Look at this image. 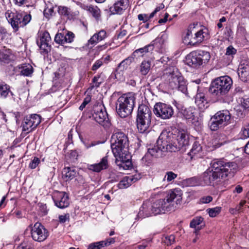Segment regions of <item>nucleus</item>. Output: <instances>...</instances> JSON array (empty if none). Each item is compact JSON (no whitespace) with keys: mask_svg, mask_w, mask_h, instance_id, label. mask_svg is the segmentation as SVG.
Listing matches in <instances>:
<instances>
[{"mask_svg":"<svg viewBox=\"0 0 249 249\" xmlns=\"http://www.w3.org/2000/svg\"><path fill=\"white\" fill-rule=\"evenodd\" d=\"M20 72V74L24 76H31L34 71L33 67L29 64H22L17 67Z\"/></svg>","mask_w":249,"mask_h":249,"instance_id":"7c9ffc66","label":"nucleus"},{"mask_svg":"<svg viewBox=\"0 0 249 249\" xmlns=\"http://www.w3.org/2000/svg\"><path fill=\"white\" fill-rule=\"evenodd\" d=\"M92 118L97 123L104 126L108 121V115L105 107L102 106L95 107Z\"/></svg>","mask_w":249,"mask_h":249,"instance_id":"dca6fc26","label":"nucleus"},{"mask_svg":"<svg viewBox=\"0 0 249 249\" xmlns=\"http://www.w3.org/2000/svg\"><path fill=\"white\" fill-rule=\"evenodd\" d=\"M232 83L231 79L228 76L217 78L212 83L210 92L217 97L225 95L231 89Z\"/></svg>","mask_w":249,"mask_h":249,"instance_id":"1a4fd4ad","label":"nucleus"},{"mask_svg":"<svg viewBox=\"0 0 249 249\" xmlns=\"http://www.w3.org/2000/svg\"><path fill=\"white\" fill-rule=\"evenodd\" d=\"M154 112L157 117L165 120L172 117L174 111L171 105L159 102L154 106Z\"/></svg>","mask_w":249,"mask_h":249,"instance_id":"9b49d317","label":"nucleus"},{"mask_svg":"<svg viewBox=\"0 0 249 249\" xmlns=\"http://www.w3.org/2000/svg\"><path fill=\"white\" fill-rule=\"evenodd\" d=\"M236 53V50L232 46H230L226 49V54L231 55L235 54Z\"/></svg>","mask_w":249,"mask_h":249,"instance_id":"603ef678","label":"nucleus"},{"mask_svg":"<svg viewBox=\"0 0 249 249\" xmlns=\"http://www.w3.org/2000/svg\"><path fill=\"white\" fill-rule=\"evenodd\" d=\"M132 183L129 177L125 176L119 182L118 186L120 189H126L130 186Z\"/></svg>","mask_w":249,"mask_h":249,"instance_id":"4c0bfd02","label":"nucleus"},{"mask_svg":"<svg viewBox=\"0 0 249 249\" xmlns=\"http://www.w3.org/2000/svg\"><path fill=\"white\" fill-rule=\"evenodd\" d=\"M69 214L66 213L63 215L59 216V220L61 223H65L67 220L69 219Z\"/></svg>","mask_w":249,"mask_h":249,"instance_id":"052dcab7","label":"nucleus"},{"mask_svg":"<svg viewBox=\"0 0 249 249\" xmlns=\"http://www.w3.org/2000/svg\"><path fill=\"white\" fill-rule=\"evenodd\" d=\"M221 211V208L220 207L209 208L206 210L209 216L211 217L216 216L220 213Z\"/></svg>","mask_w":249,"mask_h":249,"instance_id":"79ce46f5","label":"nucleus"},{"mask_svg":"<svg viewBox=\"0 0 249 249\" xmlns=\"http://www.w3.org/2000/svg\"><path fill=\"white\" fill-rule=\"evenodd\" d=\"M27 0H14V3L16 5L21 6L25 4Z\"/></svg>","mask_w":249,"mask_h":249,"instance_id":"338daca9","label":"nucleus"},{"mask_svg":"<svg viewBox=\"0 0 249 249\" xmlns=\"http://www.w3.org/2000/svg\"><path fill=\"white\" fill-rule=\"evenodd\" d=\"M51 41V37L49 33L45 32L43 33L41 36L39 40L37 41V43L40 49L43 52H48V50L50 49V46L49 42Z\"/></svg>","mask_w":249,"mask_h":249,"instance_id":"aec40b11","label":"nucleus"},{"mask_svg":"<svg viewBox=\"0 0 249 249\" xmlns=\"http://www.w3.org/2000/svg\"><path fill=\"white\" fill-rule=\"evenodd\" d=\"M128 177L130 179H131L132 183L137 181L141 178V175L140 174H135V175L129 176Z\"/></svg>","mask_w":249,"mask_h":249,"instance_id":"bf43d9fd","label":"nucleus"},{"mask_svg":"<svg viewBox=\"0 0 249 249\" xmlns=\"http://www.w3.org/2000/svg\"><path fill=\"white\" fill-rule=\"evenodd\" d=\"M58 12L59 14L67 17H69L71 14L70 9L65 6H59Z\"/></svg>","mask_w":249,"mask_h":249,"instance_id":"c03bdc74","label":"nucleus"},{"mask_svg":"<svg viewBox=\"0 0 249 249\" xmlns=\"http://www.w3.org/2000/svg\"><path fill=\"white\" fill-rule=\"evenodd\" d=\"M115 240L113 238H110L104 241H101V245H103V247L107 246L111 244L114 243Z\"/></svg>","mask_w":249,"mask_h":249,"instance_id":"4d7b16f0","label":"nucleus"},{"mask_svg":"<svg viewBox=\"0 0 249 249\" xmlns=\"http://www.w3.org/2000/svg\"><path fill=\"white\" fill-rule=\"evenodd\" d=\"M29 227L31 228L32 238L35 241L42 242L49 236L48 231L40 223L36 222L33 226L30 225Z\"/></svg>","mask_w":249,"mask_h":249,"instance_id":"f8f14e48","label":"nucleus"},{"mask_svg":"<svg viewBox=\"0 0 249 249\" xmlns=\"http://www.w3.org/2000/svg\"><path fill=\"white\" fill-rule=\"evenodd\" d=\"M192 28L194 29L195 28V27H192V25L189 26V29L183 40V43L187 45H196L194 37H193L192 31L191 30Z\"/></svg>","mask_w":249,"mask_h":249,"instance_id":"72a5a7b5","label":"nucleus"},{"mask_svg":"<svg viewBox=\"0 0 249 249\" xmlns=\"http://www.w3.org/2000/svg\"><path fill=\"white\" fill-rule=\"evenodd\" d=\"M213 200V197L211 196H204L200 198V202L202 204H206L210 203Z\"/></svg>","mask_w":249,"mask_h":249,"instance_id":"5fc2aeb1","label":"nucleus"},{"mask_svg":"<svg viewBox=\"0 0 249 249\" xmlns=\"http://www.w3.org/2000/svg\"><path fill=\"white\" fill-rule=\"evenodd\" d=\"M238 74L243 82L249 80V60H242L238 69Z\"/></svg>","mask_w":249,"mask_h":249,"instance_id":"a211bd4d","label":"nucleus"},{"mask_svg":"<svg viewBox=\"0 0 249 249\" xmlns=\"http://www.w3.org/2000/svg\"><path fill=\"white\" fill-rule=\"evenodd\" d=\"M242 107L244 109L249 108V98H242L240 100Z\"/></svg>","mask_w":249,"mask_h":249,"instance_id":"864d4df0","label":"nucleus"},{"mask_svg":"<svg viewBox=\"0 0 249 249\" xmlns=\"http://www.w3.org/2000/svg\"><path fill=\"white\" fill-rule=\"evenodd\" d=\"M124 155V156L121 158L115 157L116 158L115 162L120 169L123 168L124 170H127L132 166V163L128 158V155L127 154Z\"/></svg>","mask_w":249,"mask_h":249,"instance_id":"5701e85b","label":"nucleus"},{"mask_svg":"<svg viewBox=\"0 0 249 249\" xmlns=\"http://www.w3.org/2000/svg\"><path fill=\"white\" fill-rule=\"evenodd\" d=\"M83 143L85 145V146L87 148H89L92 146H93L96 144L95 142H89V141H84Z\"/></svg>","mask_w":249,"mask_h":249,"instance_id":"69168bd1","label":"nucleus"},{"mask_svg":"<svg viewBox=\"0 0 249 249\" xmlns=\"http://www.w3.org/2000/svg\"><path fill=\"white\" fill-rule=\"evenodd\" d=\"M165 135V134L162 132L157 142V145L148 149V151L145 156L146 158H150V157L157 158L161 155L162 152L169 151V150H166L163 149V148L164 149L167 148V146L163 144V142L166 141Z\"/></svg>","mask_w":249,"mask_h":249,"instance_id":"ddd939ff","label":"nucleus"},{"mask_svg":"<svg viewBox=\"0 0 249 249\" xmlns=\"http://www.w3.org/2000/svg\"><path fill=\"white\" fill-rule=\"evenodd\" d=\"M237 169L234 162H224L223 161L214 162L212 166L203 173L201 177H196L186 179L184 182L189 186L209 185L214 180L221 178L232 177Z\"/></svg>","mask_w":249,"mask_h":249,"instance_id":"f257e3e1","label":"nucleus"},{"mask_svg":"<svg viewBox=\"0 0 249 249\" xmlns=\"http://www.w3.org/2000/svg\"><path fill=\"white\" fill-rule=\"evenodd\" d=\"M151 68V62L143 61L140 66V71L142 75H145L149 71Z\"/></svg>","mask_w":249,"mask_h":249,"instance_id":"e433bc0d","label":"nucleus"},{"mask_svg":"<svg viewBox=\"0 0 249 249\" xmlns=\"http://www.w3.org/2000/svg\"><path fill=\"white\" fill-rule=\"evenodd\" d=\"M182 192L179 188L170 190L165 198L155 200L153 202L145 201L140 208L138 216L145 218L152 214L164 213L171 210L172 202L175 200L177 204L182 200Z\"/></svg>","mask_w":249,"mask_h":249,"instance_id":"f03ea898","label":"nucleus"},{"mask_svg":"<svg viewBox=\"0 0 249 249\" xmlns=\"http://www.w3.org/2000/svg\"><path fill=\"white\" fill-rule=\"evenodd\" d=\"M41 122V117L36 114L26 116L22 121L23 131L29 132L36 128Z\"/></svg>","mask_w":249,"mask_h":249,"instance_id":"2eb2a0df","label":"nucleus"},{"mask_svg":"<svg viewBox=\"0 0 249 249\" xmlns=\"http://www.w3.org/2000/svg\"><path fill=\"white\" fill-rule=\"evenodd\" d=\"M215 114L225 126L230 123L231 116L229 111L227 110L219 111Z\"/></svg>","mask_w":249,"mask_h":249,"instance_id":"bb28decb","label":"nucleus"},{"mask_svg":"<svg viewBox=\"0 0 249 249\" xmlns=\"http://www.w3.org/2000/svg\"><path fill=\"white\" fill-rule=\"evenodd\" d=\"M163 78L171 89H178L183 93L187 91L186 82L177 68L172 67L167 70Z\"/></svg>","mask_w":249,"mask_h":249,"instance_id":"20e7f679","label":"nucleus"},{"mask_svg":"<svg viewBox=\"0 0 249 249\" xmlns=\"http://www.w3.org/2000/svg\"><path fill=\"white\" fill-rule=\"evenodd\" d=\"M54 41L58 44H65L64 35L61 33L57 34L55 36Z\"/></svg>","mask_w":249,"mask_h":249,"instance_id":"de8ad7c7","label":"nucleus"},{"mask_svg":"<svg viewBox=\"0 0 249 249\" xmlns=\"http://www.w3.org/2000/svg\"><path fill=\"white\" fill-rule=\"evenodd\" d=\"M103 247V245H101V241H99L89 244L88 249H101Z\"/></svg>","mask_w":249,"mask_h":249,"instance_id":"8fccbe9b","label":"nucleus"},{"mask_svg":"<svg viewBox=\"0 0 249 249\" xmlns=\"http://www.w3.org/2000/svg\"><path fill=\"white\" fill-rule=\"evenodd\" d=\"M40 162L39 159L37 157H35L29 164V167L31 169L36 168Z\"/></svg>","mask_w":249,"mask_h":249,"instance_id":"3c124183","label":"nucleus"},{"mask_svg":"<svg viewBox=\"0 0 249 249\" xmlns=\"http://www.w3.org/2000/svg\"><path fill=\"white\" fill-rule=\"evenodd\" d=\"M164 7V5L162 3H160L158 6H157L155 10L151 13V17H153L154 15L161 9H162Z\"/></svg>","mask_w":249,"mask_h":249,"instance_id":"e2e57ef3","label":"nucleus"},{"mask_svg":"<svg viewBox=\"0 0 249 249\" xmlns=\"http://www.w3.org/2000/svg\"><path fill=\"white\" fill-rule=\"evenodd\" d=\"M177 177V174H175L173 172L169 171L167 172L166 173L165 176L163 178V180L166 178V180L167 182H171L175 179Z\"/></svg>","mask_w":249,"mask_h":249,"instance_id":"49530a36","label":"nucleus"},{"mask_svg":"<svg viewBox=\"0 0 249 249\" xmlns=\"http://www.w3.org/2000/svg\"><path fill=\"white\" fill-rule=\"evenodd\" d=\"M14 94L11 90V87L9 85L4 83H0V98L1 99H6L11 97L15 99Z\"/></svg>","mask_w":249,"mask_h":249,"instance_id":"b1692460","label":"nucleus"},{"mask_svg":"<svg viewBox=\"0 0 249 249\" xmlns=\"http://www.w3.org/2000/svg\"><path fill=\"white\" fill-rule=\"evenodd\" d=\"M176 106L179 110H181L183 117L189 122L195 125L199 124L200 119L198 117V111L194 107H190L183 109L181 105L179 104H176Z\"/></svg>","mask_w":249,"mask_h":249,"instance_id":"4468645a","label":"nucleus"},{"mask_svg":"<svg viewBox=\"0 0 249 249\" xmlns=\"http://www.w3.org/2000/svg\"><path fill=\"white\" fill-rule=\"evenodd\" d=\"M165 134V138L166 141L163 144L168 148L166 150L173 152L178 151L189 144V136L184 132H180L177 136V138L172 133L166 131H163ZM164 150L165 149L163 148Z\"/></svg>","mask_w":249,"mask_h":249,"instance_id":"39448f33","label":"nucleus"},{"mask_svg":"<svg viewBox=\"0 0 249 249\" xmlns=\"http://www.w3.org/2000/svg\"><path fill=\"white\" fill-rule=\"evenodd\" d=\"M154 49L153 44H149L144 47L140 48L135 50L132 55L133 56L134 58L136 57H142L146 53L152 52Z\"/></svg>","mask_w":249,"mask_h":249,"instance_id":"c756f323","label":"nucleus"},{"mask_svg":"<svg viewBox=\"0 0 249 249\" xmlns=\"http://www.w3.org/2000/svg\"><path fill=\"white\" fill-rule=\"evenodd\" d=\"M108 167V160L107 157H103L99 163L88 165V169L95 172H100Z\"/></svg>","mask_w":249,"mask_h":249,"instance_id":"412c9836","label":"nucleus"},{"mask_svg":"<svg viewBox=\"0 0 249 249\" xmlns=\"http://www.w3.org/2000/svg\"><path fill=\"white\" fill-rule=\"evenodd\" d=\"M62 174L66 181H67L73 179L78 173L73 167H65Z\"/></svg>","mask_w":249,"mask_h":249,"instance_id":"473e14b6","label":"nucleus"},{"mask_svg":"<svg viewBox=\"0 0 249 249\" xmlns=\"http://www.w3.org/2000/svg\"><path fill=\"white\" fill-rule=\"evenodd\" d=\"M17 249H32V248L30 244L23 242L19 245Z\"/></svg>","mask_w":249,"mask_h":249,"instance_id":"13d9d810","label":"nucleus"},{"mask_svg":"<svg viewBox=\"0 0 249 249\" xmlns=\"http://www.w3.org/2000/svg\"><path fill=\"white\" fill-rule=\"evenodd\" d=\"M207 31L206 29L200 30L195 33L194 37L196 45L203 41L204 38L207 37Z\"/></svg>","mask_w":249,"mask_h":249,"instance_id":"f704fd0d","label":"nucleus"},{"mask_svg":"<svg viewBox=\"0 0 249 249\" xmlns=\"http://www.w3.org/2000/svg\"><path fill=\"white\" fill-rule=\"evenodd\" d=\"M152 112L150 108L144 104L139 106L137 116V126L140 133L146 131L150 124Z\"/></svg>","mask_w":249,"mask_h":249,"instance_id":"0eeeda50","label":"nucleus"},{"mask_svg":"<svg viewBox=\"0 0 249 249\" xmlns=\"http://www.w3.org/2000/svg\"><path fill=\"white\" fill-rule=\"evenodd\" d=\"M224 126L215 114L211 118L209 123V126L212 131H216Z\"/></svg>","mask_w":249,"mask_h":249,"instance_id":"cd10ccee","label":"nucleus"},{"mask_svg":"<svg viewBox=\"0 0 249 249\" xmlns=\"http://www.w3.org/2000/svg\"><path fill=\"white\" fill-rule=\"evenodd\" d=\"M107 37V33L102 30L98 33L94 34L89 40V43L91 45L96 44L104 39Z\"/></svg>","mask_w":249,"mask_h":249,"instance_id":"2f4dec72","label":"nucleus"},{"mask_svg":"<svg viewBox=\"0 0 249 249\" xmlns=\"http://www.w3.org/2000/svg\"><path fill=\"white\" fill-rule=\"evenodd\" d=\"M13 55L9 49L0 51V60L3 62H8L13 59Z\"/></svg>","mask_w":249,"mask_h":249,"instance_id":"c9c22d12","label":"nucleus"},{"mask_svg":"<svg viewBox=\"0 0 249 249\" xmlns=\"http://www.w3.org/2000/svg\"><path fill=\"white\" fill-rule=\"evenodd\" d=\"M92 85L91 86L92 88H97L100 86L102 83L104 82V79L101 77V74H97L95 76L92 80Z\"/></svg>","mask_w":249,"mask_h":249,"instance_id":"ea45409f","label":"nucleus"},{"mask_svg":"<svg viewBox=\"0 0 249 249\" xmlns=\"http://www.w3.org/2000/svg\"><path fill=\"white\" fill-rule=\"evenodd\" d=\"M138 19L140 20H142L144 22L147 21L149 19L152 18L153 17H151V14L148 15L147 14H139L138 15Z\"/></svg>","mask_w":249,"mask_h":249,"instance_id":"6e6d98bb","label":"nucleus"},{"mask_svg":"<svg viewBox=\"0 0 249 249\" xmlns=\"http://www.w3.org/2000/svg\"><path fill=\"white\" fill-rule=\"evenodd\" d=\"M111 147L114 157L120 158L128 154L129 140L127 135L120 129H115L111 138Z\"/></svg>","mask_w":249,"mask_h":249,"instance_id":"7ed1b4c3","label":"nucleus"},{"mask_svg":"<svg viewBox=\"0 0 249 249\" xmlns=\"http://www.w3.org/2000/svg\"><path fill=\"white\" fill-rule=\"evenodd\" d=\"M74 35L71 32H68L67 34L64 36L65 43H71L74 38Z\"/></svg>","mask_w":249,"mask_h":249,"instance_id":"09e8293b","label":"nucleus"},{"mask_svg":"<svg viewBox=\"0 0 249 249\" xmlns=\"http://www.w3.org/2000/svg\"><path fill=\"white\" fill-rule=\"evenodd\" d=\"M188 154L191 160L201 158L203 155V150L201 144L198 142H194Z\"/></svg>","mask_w":249,"mask_h":249,"instance_id":"6ab92c4d","label":"nucleus"},{"mask_svg":"<svg viewBox=\"0 0 249 249\" xmlns=\"http://www.w3.org/2000/svg\"><path fill=\"white\" fill-rule=\"evenodd\" d=\"M211 58L209 52L199 50L193 52L187 55L186 61L187 64L193 68H197L200 66L205 65Z\"/></svg>","mask_w":249,"mask_h":249,"instance_id":"9d476101","label":"nucleus"},{"mask_svg":"<svg viewBox=\"0 0 249 249\" xmlns=\"http://www.w3.org/2000/svg\"><path fill=\"white\" fill-rule=\"evenodd\" d=\"M203 221V218L201 216H197L194 218L190 222V227L192 228L196 229L201 224Z\"/></svg>","mask_w":249,"mask_h":249,"instance_id":"a19ab883","label":"nucleus"},{"mask_svg":"<svg viewBox=\"0 0 249 249\" xmlns=\"http://www.w3.org/2000/svg\"><path fill=\"white\" fill-rule=\"evenodd\" d=\"M246 203V201L245 200H242L238 205H237L235 207V211L237 212V213H239L240 212L242 211V207Z\"/></svg>","mask_w":249,"mask_h":249,"instance_id":"680f3d73","label":"nucleus"},{"mask_svg":"<svg viewBox=\"0 0 249 249\" xmlns=\"http://www.w3.org/2000/svg\"><path fill=\"white\" fill-rule=\"evenodd\" d=\"M82 8L84 10L88 11L96 20H98L100 19L101 11L97 6L92 5H84Z\"/></svg>","mask_w":249,"mask_h":249,"instance_id":"a878e982","label":"nucleus"},{"mask_svg":"<svg viewBox=\"0 0 249 249\" xmlns=\"http://www.w3.org/2000/svg\"><path fill=\"white\" fill-rule=\"evenodd\" d=\"M134 61V57L131 54L119 63L116 69V72L118 73L119 71H124L127 69Z\"/></svg>","mask_w":249,"mask_h":249,"instance_id":"c85d7f7f","label":"nucleus"},{"mask_svg":"<svg viewBox=\"0 0 249 249\" xmlns=\"http://www.w3.org/2000/svg\"><path fill=\"white\" fill-rule=\"evenodd\" d=\"M53 6L52 3H49L46 4V7L44 10V15L47 18H50L54 14Z\"/></svg>","mask_w":249,"mask_h":249,"instance_id":"58836bf2","label":"nucleus"},{"mask_svg":"<svg viewBox=\"0 0 249 249\" xmlns=\"http://www.w3.org/2000/svg\"><path fill=\"white\" fill-rule=\"evenodd\" d=\"M175 241V237L174 235L171 234L169 236H165L162 238V242L167 246L173 244Z\"/></svg>","mask_w":249,"mask_h":249,"instance_id":"37998d69","label":"nucleus"},{"mask_svg":"<svg viewBox=\"0 0 249 249\" xmlns=\"http://www.w3.org/2000/svg\"><path fill=\"white\" fill-rule=\"evenodd\" d=\"M53 198L57 207L63 209L69 205V198L68 194L64 192H56L53 194Z\"/></svg>","mask_w":249,"mask_h":249,"instance_id":"f3484780","label":"nucleus"},{"mask_svg":"<svg viewBox=\"0 0 249 249\" xmlns=\"http://www.w3.org/2000/svg\"><path fill=\"white\" fill-rule=\"evenodd\" d=\"M8 22L15 32L20 27H23L28 24L31 20V15L28 14L16 12L13 13L8 10L5 14Z\"/></svg>","mask_w":249,"mask_h":249,"instance_id":"6e6552de","label":"nucleus"},{"mask_svg":"<svg viewBox=\"0 0 249 249\" xmlns=\"http://www.w3.org/2000/svg\"><path fill=\"white\" fill-rule=\"evenodd\" d=\"M242 134L244 138H249V123L242 130Z\"/></svg>","mask_w":249,"mask_h":249,"instance_id":"0e129e2a","label":"nucleus"},{"mask_svg":"<svg viewBox=\"0 0 249 249\" xmlns=\"http://www.w3.org/2000/svg\"><path fill=\"white\" fill-rule=\"evenodd\" d=\"M195 103L201 109H204L208 107V101L203 93H198L196 95Z\"/></svg>","mask_w":249,"mask_h":249,"instance_id":"393cba45","label":"nucleus"},{"mask_svg":"<svg viewBox=\"0 0 249 249\" xmlns=\"http://www.w3.org/2000/svg\"><path fill=\"white\" fill-rule=\"evenodd\" d=\"M128 5V0H120L114 4L110 8V10L113 14H121L126 9Z\"/></svg>","mask_w":249,"mask_h":249,"instance_id":"4be33fe9","label":"nucleus"},{"mask_svg":"<svg viewBox=\"0 0 249 249\" xmlns=\"http://www.w3.org/2000/svg\"><path fill=\"white\" fill-rule=\"evenodd\" d=\"M135 99V94L132 92L123 94L118 99L116 108L121 117L125 118L132 113Z\"/></svg>","mask_w":249,"mask_h":249,"instance_id":"423d86ee","label":"nucleus"},{"mask_svg":"<svg viewBox=\"0 0 249 249\" xmlns=\"http://www.w3.org/2000/svg\"><path fill=\"white\" fill-rule=\"evenodd\" d=\"M105 59L102 58L96 60L92 66L91 70L93 71H97L100 68L105 62Z\"/></svg>","mask_w":249,"mask_h":249,"instance_id":"a18cd8bd","label":"nucleus"},{"mask_svg":"<svg viewBox=\"0 0 249 249\" xmlns=\"http://www.w3.org/2000/svg\"><path fill=\"white\" fill-rule=\"evenodd\" d=\"M168 16H169V15L168 13H166L165 14V15H164V17L163 18H161V19H160L159 20V23L160 24H164L165 23L167 20V18H168Z\"/></svg>","mask_w":249,"mask_h":249,"instance_id":"774afa93","label":"nucleus"}]
</instances>
